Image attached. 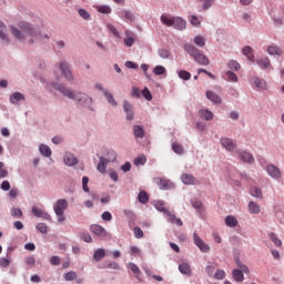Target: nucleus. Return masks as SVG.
I'll list each match as a JSON object with an SVG mask.
<instances>
[{"instance_id": "1", "label": "nucleus", "mask_w": 284, "mask_h": 284, "mask_svg": "<svg viewBox=\"0 0 284 284\" xmlns=\"http://www.w3.org/2000/svg\"><path fill=\"white\" fill-rule=\"evenodd\" d=\"M51 87L53 90H57L58 92H61L62 97H65L67 99H70L71 101H74L77 105L80 108H85L90 112H95L97 110L93 108L94 99L90 97V94L83 92V91H75L73 89H70L65 87L63 83H57L52 82Z\"/></svg>"}, {"instance_id": "2", "label": "nucleus", "mask_w": 284, "mask_h": 284, "mask_svg": "<svg viewBox=\"0 0 284 284\" xmlns=\"http://www.w3.org/2000/svg\"><path fill=\"white\" fill-rule=\"evenodd\" d=\"M18 28L14 26L10 27L12 37H14V39H18V41H26L27 34V37L32 38L28 41V43L30 45H33L34 39H39V37H41V30L34 28L32 24H30V22L20 21L18 23Z\"/></svg>"}, {"instance_id": "3", "label": "nucleus", "mask_w": 284, "mask_h": 284, "mask_svg": "<svg viewBox=\"0 0 284 284\" xmlns=\"http://www.w3.org/2000/svg\"><path fill=\"white\" fill-rule=\"evenodd\" d=\"M160 21L163 26H166V28H174V30H180L181 32L187 28V21H185V19L182 17H170L162 14L160 17Z\"/></svg>"}, {"instance_id": "4", "label": "nucleus", "mask_w": 284, "mask_h": 284, "mask_svg": "<svg viewBox=\"0 0 284 284\" xmlns=\"http://www.w3.org/2000/svg\"><path fill=\"white\" fill-rule=\"evenodd\" d=\"M183 50L187 52L190 57L194 58V61H196L199 65H210V59L194 47V44L185 43Z\"/></svg>"}, {"instance_id": "5", "label": "nucleus", "mask_w": 284, "mask_h": 284, "mask_svg": "<svg viewBox=\"0 0 284 284\" xmlns=\"http://www.w3.org/2000/svg\"><path fill=\"white\" fill-rule=\"evenodd\" d=\"M65 210H68V200L65 199H59L53 204V212L58 216L59 223H63V221H65Z\"/></svg>"}, {"instance_id": "6", "label": "nucleus", "mask_w": 284, "mask_h": 284, "mask_svg": "<svg viewBox=\"0 0 284 284\" xmlns=\"http://www.w3.org/2000/svg\"><path fill=\"white\" fill-rule=\"evenodd\" d=\"M94 89L99 90V92H102L103 97L106 99L108 103L112 105V108H116V105H119V103L114 99V95L112 94V92H110V89L104 88L103 83L97 82L94 84Z\"/></svg>"}, {"instance_id": "7", "label": "nucleus", "mask_w": 284, "mask_h": 284, "mask_svg": "<svg viewBox=\"0 0 284 284\" xmlns=\"http://www.w3.org/2000/svg\"><path fill=\"white\" fill-rule=\"evenodd\" d=\"M55 65L60 68V72L62 77L65 78V81H69V83H72V81H74V74L72 73V68L68 61H62L60 63H57Z\"/></svg>"}, {"instance_id": "8", "label": "nucleus", "mask_w": 284, "mask_h": 284, "mask_svg": "<svg viewBox=\"0 0 284 284\" xmlns=\"http://www.w3.org/2000/svg\"><path fill=\"white\" fill-rule=\"evenodd\" d=\"M193 243L199 247L200 252H203L204 254H209L210 252V245L205 243L201 236H199V233H193Z\"/></svg>"}, {"instance_id": "9", "label": "nucleus", "mask_w": 284, "mask_h": 284, "mask_svg": "<svg viewBox=\"0 0 284 284\" xmlns=\"http://www.w3.org/2000/svg\"><path fill=\"white\" fill-rule=\"evenodd\" d=\"M236 154L241 161L244 163H247L248 165H252L254 163V155L252 153L245 151V150H237Z\"/></svg>"}, {"instance_id": "10", "label": "nucleus", "mask_w": 284, "mask_h": 284, "mask_svg": "<svg viewBox=\"0 0 284 284\" xmlns=\"http://www.w3.org/2000/svg\"><path fill=\"white\" fill-rule=\"evenodd\" d=\"M31 214H33V216H37V219H44V221H52V216L48 212L37 206L31 207Z\"/></svg>"}, {"instance_id": "11", "label": "nucleus", "mask_w": 284, "mask_h": 284, "mask_svg": "<svg viewBox=\"0 0 284 284\" xmlns=\"http://www.w3.org/2000/svg\"><path fill=\"white\" fill-rule=\"evenodd\" d=\"M123 111L126 114V121H134V106L128 100L123 101Z\"/></svg>"}, {"instance_id": "12", "label": "nucleus", "mask_w": 284, "mask_h": 284, "mask_svg": "<svg viewBox=\"0 0 284 284\" xmlns=\"http://www.w3.org/2000/svg\"><path fill=\"white\" fill-rule=\"evenodd\" d=\"M63 162L68 168H72L79 163V159L71 152H65L63 155Z\"/></svg>"}, {"instance_id": "13", "label": "nucleus", "mask_w": 284, "mask_h": 284, "mask_svg": "<svg viewBox=\"0 0 284 284\" xmlns=\"http://www.w3.org/2000/svg\"><path fill=\"white\" fill-rule=\"evenodd\" d=\"M220 143L227 152H234L236 150V143L230 138H221Z\"/></svg>"}, {"instance_id": "14", "label": "nucleus", "mask_w": 284, "mask_h": 284, "mask_svg": "<svg viewBox=\"0 0 284 284\" xmlns=\"http://www.w3.org/2000/svg\"><path fill=\"white\" fill-rule=\"evenodd\" d=\"M158 185H159L160 190H174V187H175L174 182H172L165 178H159Z\"/></svg>"}, {"instance_id": "15", "label": "nucleus", "mask_w": 284, "mask_h": 284, "mask_svg": "<svg viewBox=\"0 0 284 284\" xmlns=\"http://www.w3.org/2000/svg\"><path fill=\"white\" fill-rule=\"evenodd\" d=\"M90 231L92 234H95V236H100V239H103V236L108 235L105 229L99 224H92L90 226Z\"/></svg>"}, {"instance_id": "16", "label": "nucleus", "mask_w": 284, "mask_h": 284, "mask_svg": "<svg viewBox=\"0 0 284 284\" xmlns=\"http://www.w3.org/2000/svg\"><path fill=\"white\" fill-rule=\"evenodd\" d=\"M266 172L272 179H281V170L274 164H268Z\"/></svg>"}, {"instance_id": "17", "label": "nucleus", "mask_w": 284, "mask_h": 284, "mask_svg": "<svg viewBox=\"0 0 284 284\" xmlns=\"http://www.w3.org/2000/svg\"><path fill=\"white\" fill-rule=\"evenodd\" d=\"M9 101L12 105H18L19 101H26V95L19 91H16L9 97Z\"/></svg>"}, {"instance_id": "18", "label": "nucleus", "mask_w": 284, "mask_h": 284, "mask_svg": "<svg viewBox=\"0 0 284 284\" xmlns=\"http://www.w3.org/2000/svg\"><path fill=\"white\" fill-rule=\"evenodd\" d=\"M7 32H8V28L6 27V23H3V21H0V39L2 43H4L6 45L10 43V38H8Z\"/></svg>"}, {"instance_id": "19", "label": "nucleus", "mask_w": 284, "mask_h": 284, "mask_svg": "<svg viewBox=\"0 0 284 284\" xmlns=\"http://www.w3.org/2000/svg\"><path fill=\"white\" fill-rule=\"evenodd\" d=\"M108 163H110V160L100 156L99 158V163L97 166L98 172H100L101 174H105L106 170H108Z\"/></svg>"}, {"instance_id": "20", "label": "nucleus", "mask_w": 284, "mask_h": 284, "mask_svg": "<svg viewBox=\"0 0 284 284\" xmlns=\"http://www.w3.org/2000/svg\"><path fill=\"white\" fill-rule=\"evenodd\" d=\"M267 53L271 57H283V49L278 45L271 44L267 47Z\"/></svg>"}, {"instance_id": "21", "label": "nucleus", "mask_w": 284, "mask_h": 284, "mask_svg": "<svg viewBox=\"0 0 284 284\" xmlns=\"http://www.w3.org/2000/svg\"><path fill=\"white\" fill-rule=\"evenodd\" d=\"M191 205L195 209V212L199 216H203L205 213V207L203 206V202L201 201H191Z\"/></svg>"}, {"instance_id": "22", "label": "nucleus", "mask_w": 284, "mask_h": 284, "mask_svg": "<svg viewBox=\"0 0 284 284\" xmlns=\"http://www.w3.org/2000/svg\"><path fill=\"white\" fill-rule=\"evenodd\" d=\"M252 81L257 90H267V82L258 77H253Z\"/></svg>"}, {"instance_id": "23", "label": "nucleus", "mask_w": 284, "mask_h": 284, "mask_svg": "<svg viewBox=\"0 0 284 284\" xmlns=\"http://www.w3.org/2000/svg\"><path fill=\"white\" fill-rule=\"evenodd\" d=\"M179 272L181 274H184V276H192V267L190 266V263L183 262L179 265Z\"/></svg>"}, {"instance_id": "24", "label": "nucleus", "mask_w": 284, "mask_h": 284, "mask_svg": "<svg viewBox=\"0 0 284 284\" xmlns=\"http://www.w3.org/2000/svg\"><path fill=\"white\" fill-rule=\"evenodd\" d=\"M153 206L158 212H162V214H169V210L165 207V202L163 200L153 201Z\"/></svg>"}, {"instance_id": "25", "label": "nucleus", "mask_w": 284, "mask_h": 284, "mask_svg": "<svg viewBox=\"0 0 284 284\" xmlns=\"http://www.w3.org/2000/svg\"><path fill=\"white\" fill-rule=\"evenodd\" d=\"M181 181L184 185H194L196 178H194L192 174L184 173L181 175Z\"/></svg>"}, {"instance_id": "26", "label": "nucleus", "mask_w": 284, "mask_h": 284, "mask_svg": "<svg viewBox=\"0 0 284 284\" xmlns=\"http://www.w3.org/2000/svg\"><path fill=\"white\" fill-rule=\"evenodd\" d=\"M199 116L203 121H212V119H214V113L207 109H202L199 111Z\"/></svg>"}, {"instance_id": "27", "label": "nucleus", "mask_w": 284, "mask_h": 284, "mask_svg": "<svg viewBox=\"0 0 284 284\" xmlns=\"http://www.w3.org/2000/svg\"><path fill=\"white\" fill-rule=\"evenodd\" d=\"M124 33L126 34L128 38H124V45L126 48H132L134 45V33L130 30H125Z\"/></svg>"}, {"instance_id": "28", "label": "nucleus", "mask_w": 284, "mask_h": 284, "mask_svg": "<svg viewBox=\"0 0 284 284\" xmlns=\"http://www.w3.org/2000/svg\"><path fill=\"white\" fill-rule=\"evenodd\" d=\"M206 99H209V101H212V103H215L216 105L221 104L222 102L221 97L214 91H206Z\"/></svg>"}, {"instance_id": "29", "label": "nucleus", "mask_w": 284, "mask_h": 284, "mask_svg": "<svg viewBox=\"0 0 284 284\" xmlns=\"http://www.w3.org/2000/svg\"><path fill=\"white\" fill-rule=\"evenodd\" d=\"M39 152L42 156H45V159H50L52 156V149L47 144H40Z\"/></svg>"}, {"instance_id": "30", "label": "nucleus", "mask_w": 284, "mask_h": 284, "mask_svg": "<svg viewBox=\"0 0 284 284\" xmlns=\"http://www.w3.org/2000/svg\"><path fill=\"white\" fill-rule=\"evenodd\" d=\"M103 258H105V248H97L93 252V261H95V263H99L103 261Z\"/></svg>"}, {"instance_id": "31", "label": "nucleus", "mask_w": 284, "mask_h": 284, "mask_svg": "<svg viewBox=\"0 0 284 284\" xmlns=\"http://www.w3.org/2000/svg\"><path fill=\"white\" fill-rule=\"evenodd\" d=\"M133 135L135 139H143L145 136V130L139 124L133 125Z\"/></svg>"}, {"instance_id": "32", "label": "nucleus", "mask_w": 284, "mask_h": 284, "mask_svg": "<svg viewBox=\"0 0 284 284\" xmlns=\"http://www.w3.org/2000/svg\"><path fill=\"white\" fill-rule=\"evenodd\" d=\"M232 274H233V278H234V281H236V283H243V281H245V276L243 275V274H245L244 271L234 268Z\"/></svg>"}, {"instance_id": "33", "label": "nucleus", "mask_w": 284, "mask_h": 284, "mask_svg": "<svg viewBox=\"0 0 284 284\" xmlns=\"http://www.w3.org/2000/svg\"><path fill=\"white\" fill-rule=\"evenodd\" d=\"M256 63H257L258 68H261V70H267V68H270V65H272L270 58L257 59Z\"/></svg>"}, {"instance_id": "34", "label": "nucleus", "mask_w": 284, "mask_h": 284, "mask_svg": "<svg viewBox=\"0 0 284 284\" xmlns=\"http://www.w3.org/2000/svg\"><path fill=\"white\" fill-rule=\"evenodd\" d=\"M128 267L129 270H131V272H133L135 278H138V281H141V268H139L138 265L133 262H130L128 264Z\"/></svg>"}, {"instance_id": "35", "label": "nucleus", "mask_w": 284, "mask_h": 284, "mask_svg": "<svg viewBox=\"0 0 284 284\" xmlns=\"http://www.w3.org/2000/svg\"><path fill=\"white\" fill-rule=\"evenodd\" d=\"M225 225H227V227H236L239 225V220L233 215H227L225 217Z\"/></svg>"}, {"instance_id": "36", "label": "nucleus", "mask_w": 284, "mask_h": 284, "mask_svg": "<svg viewBox=\"0 0 284 284\" xmlns=\"http://www.w3.org/2000/svg\"><path fill=\"white\" fill-rule=\"evenodd\" d=\"M227 68L231 72H239V70H241V63L236 60H230L227 62Z\"/></svg>"}, {"instance_id": "37", "label": "nucleus", "mask_w": 284, "mask_h": 284, "mask_svg": "<svg viewBox=\"0 0 284 284\" xmlns=\"http://www.w3.org/2000/svg\"><path fill=\"white\" fill-rule=\"evenodd\" d=\"M138 201L142 203V205H146V203L150 202V195H148V192L145 191H140L138 195Z\"/></svg>"}, {"instance_id": "38", "label": "nucleus", "mask_w": 284, "mask_h": 284, "mask_svg": "<svg viewBox=\"0 0 284 284\" xmlns=\"http://www.w3.org/2000/svg\"><path fill=\"white\" fill-rule=\"evenodd\" d=\"M248 211L251 214H260L261 212V206H258V203L251 201L248 203Z\"/></svg>"}, {"instance_id": "39", "label": "nucleus", "mask_w": 284, "mask_h": 284, "mask_svg": "<svg viewBox=\"0 0 284 284\" xmlns=\"http://www.w3.org/2000/svg\"><path fill=\"white\" fill-rule=\"evenodd\" d=\"M268 239L276 247H281V245H283V241H281V239H278L274 232L268 233Z\"/></svg>"}, {"instance_id": "40", "label": "nucleus", "mask_w": 284, "mask_h": 284, "mask_svg": "<svg viewBox=\"0 0 284 284\" xmlns=\"http://www.w3.org/2000/svg\"><path fill=\"white\" fill-rule=\"evenodd\" d=\"M121 18L123 19V21H134L135 17L134 13H132V11L129 10H124L121 12Z\"/></svg>"}, {"instance_id": "41", "label": "nucleus", "mask_w": 284, "mask_h": 284, "mask_svg": "<svg viewBox=\"0 0 284 284\" xmlns=\"http://www.w3.org/2000/svg\"><path fill=\"white\" fill-rule=\"evenodd\" d=\"M250 194H251V196H254L255 199H263V192L261 191V189H258L256 186H251Z\"/></svg>"}, {"instance_id": "42", "label": "nucleus", "mask_w": 284, "mask_h": 284, "mask_svg": "<svg viewBox=\"0 0 284 284\" xmlns=\"http://www.w3.org/2000/svg\"><path fill=\"white\" fill-rule=\"evenodd\" d=\"M168 72V70L165 69V67L159 64L155 65L153 69V74H155V77H161L163 74H165Z\"/></svg>"}, {"instance_id": "43", "label": "nucleus", "mask_w": 284, "mask_h": 284, "mask_svg": "<svg viewBox=\"0 0 284 284\" xmlns=\"http://www.w3.org/2000/svg\"><path fill=\"white\" fill-rule=\"evenodd\" d=\"M225 75H226L227 81H230L231 83L239 82V75H236V73H234L233 71H226Z\"/></svg>"}, {"instance_id": "44", "label": "nucleus", "mask_w": 284, "mask_h": 284, "mask_svg": "<svg viewBox=\"0 0 284 284\" xmlns=\"http://www.w3.org/2000/svg\"><path fill=\"white\" fill-rule=\"evenodd\" d=\"M178 74L179 78L182 79V81H190L192 79V73L186 70H181Z\"/></svg>"}, {"instance_id": "45", "label": "nucleus", "mask_w": 284, "mask_h": 284, "mask_svg": "<svg viewBox=\"0 0 284 284\" xmlns=\"http://www.w3.org/2000/svg\"><path fill=\"white\" fill-rule=\"evenodd\" d=\"M106 29L111 34H113L116 39H121V32L114 27V24H106Z\"/></svg>"}, {"instance_id": "46", "label": "nucleus", "mask_w": 284, "mask_h": 284, "mask_svg": "<svg viewBox=\"0 0 284 284\" xmlns=\"http://www.w3.org/2000/svg\"><path fill=\"white\" fill-rule=\"evenodd\" d=\"M11 216H13V219H23V211H21L20 207H12Z\"/></svg>"}, {"instance_id": "47", "label": "nucleus", "mask_w": 284, "mask_h": 284, "mask_svg": "<svg viewBox=\"0 0 284 284\" xmlns=\"http://www.w3.org/2000/svg\"><path fill=\"white\" fill-rule=\"evenodd\" d=\"M235 263L240 271L244 272V274H250V267L247 265L243 264L240 258L235 260Z\"/></svg>"}, {"instance_id": "48", "label": "nucleus", "mask_w": 284, "mask_h": 284, "mask_svg": "<svg viewBox=\"0 0 284 284\" xmlns=\"http://www.w3.org/2000/svg\"><path fill=\"white\" fill-rule=\"evenodd\" d=\"M79 237L81 241H84V243H92V235L88 232H80Z\"/></svg>"}, {"instance_id": "49", "label": "nucleus", "mask_w": 284, "mask_h": 284, "mask_svg": "<svg viewBox=\"0 0 284 284\" xmlns=\"http://www.w3.org/2000/svg\"><path fill=\"white\" fill-rule=\"evenodd\" d=\"M145 163H148V158L143 154L134 159V165H145Z\"/></svg>"}, {"instance_id": "50", "label": "nucleus", "mask_w": 284, "mask_h": 284, "mask_svg": "<svg viewBox=\"0 0 284 284\" xmlns=\"http://www.w3.org/2000/svg\"><path fill=\"white\" fill-rule=\"evenodd\" d=\"M98 12H100L101 14H111L112 13V8L110 6H100L98 7Z\"/></svg>"}, {"instance_id": "51", "label": "nucleus", "mask_w": 284, "mask_h": 284, "mask_svg": "<svg viewBox=\"0 0 284 284\" xmlns=\"http://www.w3.org/2000/svg\"><path fill=\"white\" fill-rule=\"evenodd\" d=\"M88 183H90V178L83 176V178H82V190H83V192H85L87 194H90V187L88 186Z\"/></svg>"}, {"instance_id": "52", "label": "nucleus", "mask_w": 284, "mask_h": 284, "mask_svg": "<svg viewBox=\"0 0 284 284\" xmlns=\"http://www.w3.org/2000/svg\"><path fill=\"white\" fill-rule=\"evenodd\" d=\"M63 278H64V281H75V278H77V272L70 271V272H68V273H64V274H63Z\"/></svg>"}, {"instance_id": "53", "label": "nucleus", "mask_w": 284, "mask_h": 284, "mask_svg": "<svg viewBox=\"0 0 284 284\" xmlns=\"http://www.w3.org/2000/svg\"><path fill=\"white\" fill-rule=\"evenodd\" d=\"M194 43L195 45H197V48H203L205 45V38H203L202 36H196L194 38Z\"/></svg>"}, {"instance_id": "54", "label": "nucleus", "mask_w": 284, "mask_h": 284, "mask_svg": "<svg viewBox=\"0 0 284 284\" xmlns=\"http://www.w3.org/2000/svg\"><path fill=\"white\" fill-rule=\"evenodd\" d=\"M36 229L38 230V232H40V234H45L48 232V225L43 222H40L36 225Z\"/></svg>"}, {"instance_id": "55", "label": "nucleus", "mask_w": 284, "mask_h": 284, "mask_svg": "<svg viewBox=\"0 0 284 284\" xmlns=\"http://www.w3.org/2000/svg\"><path fill=\"white\" fill-rule=\"evenodd\" d=\"M78 14L84 19V21H90V12H88V10L85 9H79L78 10Z\"/></svg>"}, {"instance_id": "56", "label": "nucleus", "mask_w": 284, "mask_h": 284, "mask_svg": "<svg viewBox=\"0 0 284 284\" xmlns=\"http://www.w3.org/2000/svg\"><path fill=\"white\" fill-rule=\"evenodd\" d=\"M158 54L161 59H170V50L168 49H159Z\"/></svg>"}, {"instance_id": "57", "label": "nucleus", "mask_w": 284, "mask_h": 284, "mask_svg": "<svg viewBox=\"0 0 284 284\" xmlns=\"http://www.w3.org/2000/svg\"><path fill=\"white\" fill-rule=\"evenodd\" d=\"M123 214H124V216H126V219L129 221H134V219H136V215L134 214V211H132V210H124Z\"/></svg>"}, {"instance_id": "58", "label": "nucleus", "mask_w": 284, "mask_h": 284, "mask_svg": "<svg viewBox=\"0 0 284 284\" xmlns=\"http://www.w3.org/2000/svg\"><path fill=\"white\" fill-rule=\"evenodd\" d=\"M172 150H173V152H175V154H183V152H184L183 145L178 144V143L172 144Z\"/></svg>"}, {"instance_id": "59", "label": "nucleus", "mask_w": 284, "mask_h": 284, "mask_svg": "<svg viewBox=\"0 0 284 284\" xmlns=\"http://www.w3.org/2000/svg\"><path fill=\"white\" fill-rule=\"evenodd\" d=\"M216 0H203L202 10H210L211 6H214Z\"/></svg>"}, {"instance_id": "60", "label": "nucleus", "mask_w": 284, "mask_h": 284, "mask_svg": "<svg viewBox=\"0 0 284 284\" xmlns=\"http://www.w3.org/2000/svg\"><path fill=\"white\" fill-rule=\"evenodd\" d=\"M133 234L135 239H143V230L140 226L133 227Z\"/></svg>"}, {"instance_id": "61", "label": "nucleus", "mask_w": 284, "mask_h": 284, "mask_svg": "<svg viewBox=\"0 0 284 284\" xmlns=\"http://www.w3.org/2000/svg\"><path fill=\"white\" fill-rule=\"evenodd\" d=\"M142 97L146 99V101H152V92H150V89L144 88L142 91Z\"/></svg>"}, {"instance_id": "62", "label": "nucleus", "mask_w": 284, "mask_h": 284, "mask_svg": "<svg viewBox=\"0 0 284 284\" xmlns=\"http://www.w3.org/2000/svg\"><path fill=\"white\" fill-rule=\"evenodd\" d=\"M214 278H216V281H223V278H225V271L217 270L214 274Z\"/></svg>"}, {"instance_id": "63", "label": "nucleus", "mask_w": 284, "mask_h": 284, "mask_svg": "<svg viewBox=\"0 0 284 284\" xmlns=\"http://www.w3.org/2000/svg\"><path fill=\"white\" fill-rule=\"evenodd\" d=\"M0 267H10V258L0 257Z\"/></svg>"}, {"instance_id": "64", "label": "nucleus", "mask_w": 284, "mask_h": 284, "mask_svg": "<svg viewBox=\"0 0 284 284\" xmlns=\"http://www.w3.org/2000/svg\"><path fill=\"white\" fill-rule=\"evenodd\" d=\"M101 219H102V221L110 222V221H112V213H110V211H105L102 213Z\"/></svg>"}]
</instances>
